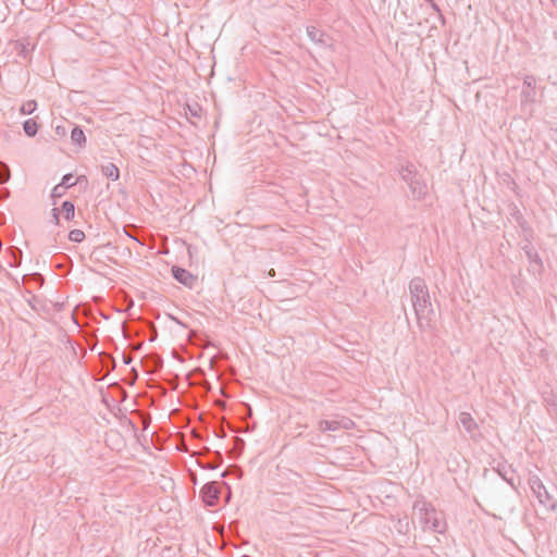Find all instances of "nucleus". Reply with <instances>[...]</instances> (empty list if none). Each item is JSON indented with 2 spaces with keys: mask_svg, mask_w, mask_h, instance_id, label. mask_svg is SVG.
Returning a JSON list of instances; mask_svg holds the SVG:
<instances>
[{
  "mask_svg": "<svg viewBox=\"0 0 557 557\" xmlns=\"http://www.w3.org/2000/svg\"><path fill=\"white\" fill-rule=\"evenodd\" d=\"M417 317L418 326L422 332H432L435 329V312L433 310L430 294L423 297L411 298Z\"/></svg>",
  "mask_w": 557,
  "mask_h": 557,
  "instance_id": "f257e3e1",
  "label": "nucleus"
},
{
  "mask_svg": "<svg viewBox=\"0 0 557 557\" xmlns=\"http://www.w3.org/2000/svg\"><path fill=\"white\" fill-rule=\"evenodd\" d=\"M398 173L401 180L408 184L412 198L416 200L423 199L428 193V187L423 175L417 171L416 165L411 162H407L400 165Z\"/></svg>",
  "mask_w": 557,
  "mask_h": 557,
  "instance_id": "f03ea898",
  "label": "nucleus"
},
{
  "mask_svg": "<svg viewBox=\"0 0 557 557\" xmlns=\"http://www.w3.org/2000/svg\"><path fill=\"white\" fill-rule=\"evenodd\" d=\"M528 483L541 505H543L547 509H556L557 502L547 492L545 485L543 484L539 475H530Z\"/></svg>",
  "mask_w": 557,
  "mask_h": 557,
  "instance_id": "7ed1b4c3",
  "label": "nucleus"
},
{
  "mask_svg": "<svg viewBox=\"0 0 557 557\" xmlns=\"http://www.w3.org/2000/svg\"><path fill=\"white\" fill-rule=\"evenodd\" d=\"M220 494V484L216 481L206 483L200 490V497L208 507H214L219 504Z\"/></svg>",
  "mask_w": 557,
  "mask_h": 557,
  "instance_id": "20e7f679",
  "label": "nucleus"
},
{
  "mask_svg": "<svg viewBox=\"0 0 557 557\" xmlns=\"http://www.w3.org/2000/svg\"><path fill=\"white\" fill-rule=\"evenodd\" d=\"M172 276L181 284L188 288H193L197 282V276L193 275L189 271L178 265L171 268Z\"/></svg>",
  "mask_w": 557,
  "mask_h": 557,
  "instance_id": "39448f33",
  "label": "nucleus"
},
{
  "mask_svg": "<svg viewBox=\"0 0 557 557\" xmlns=\"http://www.w3.org/2000/svg\"><path fill=\"white\" fill-rule=\"evenodd\" d=\"M458 422L470 434L471 438H476L479 425L469 412H460Z\"/></svg>",
  "mask_w": 557,
  "mask_h": 557,
  "instance_id": "423d86ee",
  "label": "nucleus"
},
{
  "mask_svg": "<svg viewBox=\"0 0 557 557\" xmlns=\"http://www.w3.org/2000/svg\"><path fill=\"white\" fill-rule=\"evenodd\" d=\"M413 509H418L420 511V520L424 525L423 528L426 529L432 520L430 518V513H435L434 508L430 504H426L425 502L417 500L413 504Z\"/></svg>",
  "mask_w": 557,
  "mask_h": 557,
  "instance_id": "0eeeda50",
  "label": "nucleus"
},
{
  "mask_svg": "<svg viewBox=\"0 0 557 557\" xmlns=\"http://www.w3.org/2000/svg\"><path fill=\"white\" fill-rule=\"evenodd\" d=\"M409 292L411 298H418L423 297V295L429 293V289L423 278L413 277L409 283Z\"/></svg>",
  "mask_w": 557,
  "mask_h": 557,
  "instance_id": "6e6552de",
  "label": "nucleus"
},
{
  "mask_svg": "<svg viewBox=\"0 0 557 557\" xmlns=\"http://www.w3.org/2000/svg\"><path fill=\"white\" fill-rule=\"evenodd\" d=\"M307 35L315 44H319L321 46H327V39L329 36L321 29L314 27V26H308L307 27Z\"/></svg>",
  "mask_w": 557,
  "mask_h": 557,
  "instance_id": "1a4fd4ad",
  "label": "nucleus"
},
{
  "mask_svg": "<svg viewBox=\"0 0 557 557\" xmlns=\"http://www.w3.org/2000/svg\"><path fill=\"white\" fill-rule=\"evenodd\" d=\"M527 258L532 264H535L539 269H542L543 263L542 260L536 251V249L531 245V243H528L522 247Z\"/></svg>",
  "mask_w": 557,
  "mask_h": 557,
  "instance_id": "9d476101",
  "label": "nucleus"
},
{
  "mask_svg": "<svg viewBox=\"0 0 557 557\" xmlns=\"http://www.w3.org/2000/svg\"><path fill=\"white\" fill-rule=\"evenodd\" d=\"M497 472L508 484L516 488V474L510 466L499 465L497 468Z\"/></svg>",
  "mask_w": 557,
  "mask_h": 557,
  "instance_id": "9b49d317",
  "label": "nucleus"
},
{
  "mask_svg": "<svg viewBox=\"0 0 557 557\" xmlns=\"http://www.w3.org/2000/svg\"><path fill=\"white\" fill-rule=\"evenodd\" d=\"M29 41L27 39H18L14 41V50L16 53L23 59H27L30 51L34 49H29Z\"/></svg>",
  "mask_w": 557,
  "mask_h": 557,
  "instance_id": "f8f14e48",
  "label": "nucleus"
},
{
  "mask_svg": "<svg viewBox=\"0 0 557 557\" xmlns=\"http://www.w3.org/2000/svg\"><path fill=\"white\" fill-rule=\"evenodd\" d=\"M71 140L73 144L84 147L86 145V136L81 126L74 125L71 131Z\"/></svg>",
  "mask_w": 557,
  "mask_h": 557,
  "instance_id": "ddd939ff",
  "label": "nucleus"
},
{
  "mask_svg": "<svg viewBox=\"0 0 557 557\" xmlns=\"http://www.w3.org/2000/svg\"><path fill=\"white\" fill-rule=\"evenodd\" d=\"M101 173L109 180L117 181L120 177V170L114 163L101 165Z\"/></svg>",
  "mask_w": 557,
  "mask_h": 557,
  "instance_id": "4468645a",
  "label": "nucleus"
},
{
  "mask_svg": "<svg viewBox=\"0 0 557 557\" xmlns=\"http://www.w3.org/2000/svg\"><path fill=\"white\" fill-rule=\"evenodd\" d=\"M60 211L66 221H72L75 216V205L70 200H65L62 202Z\"/></svg>",
  "mask_w": 557,
  "mask_h": 557,
  "instance_id": "2eb2a0df",
  "label": "nucleus"
},
{
  "mask_svg": "<svg viewBox=\"0 0 557 557\" xmlns=\"http://www.w3.org/2000/svg\"><path fill=\"white\" fill-rule=\"evenodd\" d=\"M39 125L35 119H28L23 122V131L26 136L34 137L38 133Z\"/></svg>",
  "mask_w": 557,
  "mask_h": 557,
  "instance_id": "dca6fc26",
  "label": "nucleus"
},
{
  "mask_svg": "<svg viewBox=\"0 0 557 557\" xmlns=\"http://www.w3.org/2000/svg\"><path fill=\"white\" fill-rule=\"evenodd\" d=\"M186 116L200 119L202 114V108L198 102L187 103L184 108Z\"/></svg>",
  "mask_w": 557,
  "mask_h": 557,
  "instance_id": "f3484780",
  "label": "nucleus"
},
{
  "mask_svg": "<svg viewBox=\"0 0 557 557\" xmlns=\"http://www.w3.org/2000/svg\"><path fill=\"white\" fill-rule=\"evenodd\" d=\"M544 403H545L549 413L557 417V395H555L552 392L547 393L544 396Z\"/></svg>",
  "mask_w": 557,
  "mask_h": 557,
  "instance_id": "a211bd4d",
  "label": "nucleus"
},
{
  "mask_svg": "<svg viewBox=\"0 0 557 557\" xmlns=\"http://www.w3.org/2000/svg\"><path fill=\"white\" fill-rule=\"evenodd\" d=\"M339 428H341V423L338 421H335V420H321L319 422V429L322 432L336 431Z\"/></svg>",
  "mask_w": 557,
  "mask_h": 557,
  "instance_id": "6ab92c4d",
  "label": "nucleus"
},
{
  "mask_svg": "<svg viewBox=\"0 0 557 557\" xmlns=\"http://www.w3.org/2000/svg\"><path fill=\"white\" fill-rule=\"evenodd\" d=\"M535 83H536V81H535L534 76H532V75L525 76L524 82H523L524 88L522 90V95L525 98H530L531 97L530 90L534 89Z\"/></svg>",
  "mask_w": 557,
  "mask_h": 557,
  "instance_id": "aec40b11",
  "label": "nucleus"
},
{
  "mask_svg": "<svg viewBox=\"0 0 557 557\" xmlns=\"http://www.w3.org/2000/svg\"><path fill=\"white\" fill-rule=\"evenodd\" d=\"M430 523L431 525H428V529L432 530L433 532L444 533L446 530V524L436 517H434Z\"/></svg>",
  "mask_w": 557,
  "mask_h": 557,
  "instance_id": "412c9836",
  "label": "nucleus"
},
{
  "mask_svg": "<svg viewBox=\"0 0 557 557\" xmlns=\"http://www.w3.org/2000/svg\"><path fill=\"white\" fill-rule=\"evenodd\" d=\"M69 239L73 243H82L85 239V233L82 230L74 228L70 231Z\"/></svg>",
  "mask_w": 557,
  "mask_h": 557,
  "instance_id": "4be33fe9",
  "label": "nucleus"
},
{
  "mask_svg": "<svg viewBox=\"0 0 557 557\" xmlns=\"http://www.w3.org/2000/svg\"><path fill=\"white\" fill-rule=\"evenodd\" d=\"M37 108V102L35 100L26 101L22 104L20 111L22 114H32Z\"/></svg>",
  "mask_w": 557,
  "mask_h": 557,
  "instance_id": "5701e85b",
  "label": "nucleus"
},
{
  "mask_svg": "<svg viewBox=\"0 0 557 557\" xmlns=\"http://www.w3.org/2000/svg\"><path fill=\"white\" fill-rule=\"evenodd\" d=\"M66 189L63 188L61 185L57 184L52 190H51V194H50V197L52 199V202L53 205L57 203V199L58 198H61L64 194H65Z\"/></svg>",
  "mask_w": 557,
  "mask_h": 557,
  "instance_id": "b1692460",
  "label": "nucleus"
},
{
  "mask_svg": "<svg viewBox=\"0 0 557 557\" xmlns=\"http://www.w3.org/2000/svg\"><path fill=\"white\" fill-rule=\"evenodd\" d=\"M10 180V169L9 166L0 162V184H3Z\"/></svg>",
  "mask_w": 557,
  "mask_h": 557,
  "instance_id": "393cba45",
  "label": "nucleus"
},
{
  "mask_svg": "<svg viewBox=\"0 0 557 557\" xmlns=\"http://www.w3.org/2000/svg\"><path fill=\"white\" fill-rule=\"evenodd\" d=\"M72 178H73V174L72 173H67L65 174L61 182L59 183V185H61L63 188L67 189L70 187H73L76 182H72Z\"/></svg>",
  "mask_w": 557,
  "mask_h": 557,
  "instance_id": "a878e982",
  "label": "nucleus"
},
{
  "mask_svg": "<svg viewBox=\"0 0 557 557\" xmlns=\"http://www.w3.org/2000/svg\"><path fill=\"white\" fill-rule=\"evenodd\" d=\"M136 230H137V227H136L135 225H132V224L125 225V226L123 227L124 233H125L129 238H132L133 240H135V242H137V243H139V244H143V243L140 242V239H139V238H138V237H137V236L132 232V231H136Z\"/></svg>",
  "mask_w": 557,
  "mask_h": 557,
  "instance_id": "bb28decb",
  "label": "nucleus"
},
{
  "mask_svg": "<svg viewBox=\"0 0 557 557\" xmlns=\"http://www.w3.org/2000/svg\"><path fill=\"white\" fill-rule=\"evenodd\" d=\"M12 256L14 262L11 265L18 267L22 262V251L18 248H12Z\"/></svg>",
  "mask_w": 557,
  "mask_h": 557,
  "instance_id": "cd10ccee",
  "label": "nucleus"
},
{
  "mask_svg": "<svg viewBox=\"0 0 557 557\" xmlns=\"http://www.w3.org/2000/svg\"><path fill=\"white\" fill-rule=\"evenodd\" d=\"M60 214H61V211H60L59 208H52L51 209V222L54 225H59L60 224Z\"/></svg>",
  "mask_w": 557,
  "mask_h": 557,
  "instance_id": "c85d7f7f",
  "label": "nucleus"
},
{
  "mask_svg": "<svg viewBox=\"0 0 557 557\" xmlns=\"http://www.w3.org/2000/svg\"><path fill=\"white\" fill-rule=\"evenodd\" d=\"M54 132L58 136H65L66 135V128L62 125H58L55 128H54Z\"/></svg>",
  "mask_w": 557,
  "mask_h": 557,
  "instance_id": "c756f323",
  "label": "nucleus"
},
{
  "mask_svg": "<svg viewBox=\"0 0 557 557\" xmlns=\"http://www.w3.org/2000/svg\"><path fill=\"white\" fill-rule=\"evenodd\" d=\"M428 3L430 4V7H431L435 12L441 13V9H440V7L435 3V1H434V0H432V2H428ZM440 16H441V18H442V21H443V23H444V22H445L444 16H443L442 14H440Z\"/></svg>",
  "mask_w": 557,
  "mask_h": 557,
  "instance_id": "7c9ffc66",
  "label": "nucleus"
},
{
  "mask_svg": "<svg viewBox=\"0 0 557 557\" xmlns=\"http://www.w3.org/2000/svg\"><path fill=\"white\" fill-rule=\"evenodd\" d=\"M30 277H34L35 280H38V281L42 280V276L39 273H34V274H30V275H24L23 276V281L26 282V280H28Z\"/></svg>",
  "mask_w": 557,
  "mask_h": 557,
  "instance_id": "2f4dec72",
  "label": "nucleus"
},
{
  "mask_svg": "<svg viewBox=\"0 0 557 557\" xmlns=\"http://www.w3.org/2000/svg\"><path fill=\"white\" fill-rule=\"evenodd\" d=\"M132 361H133L132 355L124 351L123 352V362L125 364H129V363H132Z\"/></svg>",
  "mask_w": 557,
  "mask_h": 557,
  "instance_id": "473e14b6",
  "label": "nucleus"
},
{
  "mask_svg": "<svg viewBox=\"0 0 557 557\" xmlns=\"http://www.w3.org/2000/svg\"><path fill=\"white\" fill-rule=\"evenodd\" d=\"M36 302H38V299H37V297H36V296H32V298H30V299H28V304H29V306H30L33 309H37V308H36Z\"/></svg>",
  "mask_w": 557,
  "mask_h": 557,
  "instance_id": "72a5a7b5",
  "label": "nucleus"
},
{
  "mask_svg": "<svg viewBox=\"0 0 557 557\" xmlns=\"http://www.w3.org/2000/svg\"><path fill=\"white\" fill-rule=\"evenodd\" d=\"M209 362H210V368L212 369L213 364H214V358L212 357Z\"/></svg>",
  "mask_w": 557,
  "mask_h": 557,
  "instance_id": "f704fd0d",
  "label": "nucleus"
},
{
  "mask_svg": "<svg viewBox=\"0 0 557 557\" xmlns=\"http://www.w3.org/2000/svg\"><path fill=\"white\" fill-rule=\"evenodd\" d=\"M223 485L230 488V485L225 482H223Z\"/></svg>",
  "mask_w": 557,
  "mask_h": 557,
  "instance_id": "c9c22d12",
  "label": "nucleus"
},
{
  "mask_svg": "<svg viewBox=\"0 0 557 557\" xmlns=\"http://www.w3.org/2000/svg\"><path fill=\"white\" fill-rule=\"evenodd\" d=\"M425 2H432V0H425Z\"/></svg>",
  "mask_w": 557,
  "mask_h": 557,
  "instance_id": "e433bc0d",
  "label": "nucleus"
}]
</instances>
